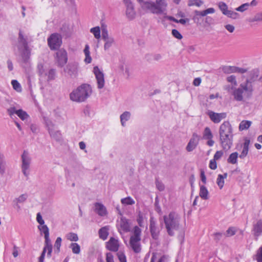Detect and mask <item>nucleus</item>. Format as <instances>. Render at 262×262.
Here are the masks:
<instances>
[{"label":"nucleus","instance_id":"obj_1","mask_svg":"<svg viewBox=\"0 0 262 262\" xmlns=\"http://www.w3.org/2000/svg\"><path fill=\"white\" fill-rule=\"evenodd\" d=\"M30 37L24 31L19 30L16 48L18 55L24 62H28L30 56V50L28 46Z\"/></svg>","mask_w":262,"mask_h":262},{"label":"nucleus","instance_id":"obj_2","mask_svg":"<svg viewBox=\"0 0 262 262\" xmlns=\"http://www.w3.org/2000/svg\"><path fill=\"white\" fill-rule=\"evenodd\" d=\"M164 223L167 234L171 236H174L176 232L182 228L181 217L174 212L163 216Z\"/></svg>","mask_w":262,"mask_h":262},{"label":"nucleus","instance_id":"obj_3","mask_svg":"<svg viewBox=\"0 0 262 262\" xmlns=\"http://www.w3.org/2000/svg\"><path fill=\"white\" fill-rule=\"evenodd\" d=\"M253 91V85L249 80H246L245 82L240 84L238 88L235 89L232 95L234 99L238 101H244L245 99H249Z\"/></svg>","mask_w":262,"mask_h":262},{"label":"nucleus","instance_id":"obj_4","mask_svg":"<svg viewBox=\"0 0 262 262\" xmlns=\"http://www.w3.org/2000/svg\"><path fill=\"white\" fill-rule=\"evenodd\" d=\"M92 93L90 85L82 84L74 90L70 94V99L77 102H82L86 100Z\"/></svg>","mask_w":262,"mask_h":262},{"label":"nucleus","instance_id":"obj_5","mask_svg":"<svg viewBox=\"0 0 262 262\" xmlns=\"http://www.w3.org/2000/svg\"><path fill=\"white\" fill-rule=\"evenodd\" d=\"M37 72L41 78H44L48 81L53 80L56 78V70L50 69L47 71L41 63L37 65Z\"/></svg>","mask_w":262,"mask_h":262},{"label":"nucleus","instance_id":"obj_6","mask_svg":"<svg viewBox=\"0 0 262 262\" xmlns=\"http://www.w3.org/2000/svg\"><path fill=\"white\" fill-rule=\"evenodd\" d=\"M55 63L58 67H63L68 61V54L63 49H60L56 52L55 56Z\"/></svg>","mask_w":262,"mask_h":262},{"label":"nucleus","instance_id":"obj_7","mask_svg":"<svg viewBox=\"0 0 262 262\" xmlns=\"http://www.w3.org/2000/svg\"><path fill=\"white\" fill-rule=\"evenodd\" d=\"M21 160L22 172L26 177H28L29 174L28 170L31 162V158L28 151H24L21 156Z\"/></svg>","mask_w":262,"mask_h":262},{"label":"nucleus","instance_id":"obj_8","mask_svg":"<svg viewBox=\"0 0 262 262\" xmlns=\"http://www.w3.org/2000/svg\"><path fill=\"white\" fill-rule=\"evenodd\" d=\"M48 43L51 50L58 49L62 43L61 36L57 33L52 34L48 39Z\"/></svg>","mask_w":262,"mask_h":262},{"label":"nucleus","instance_id":"obj_9","mask_svg":"<svg viewBox=\"0 0 262 262\" xmlns=\"http://www.w3.org/2000/svg\"><path fill=\"white\" fill-rule=\"evenodd\" d=\"M79 64L76 62L69 63L64 68V72L71 78H75L78 75Z\"/></svg>","mask_w":262,"mask_h":262},{"label":"nucleus","instance_id":"obj_10","mask_svg":"<svg viewBox=\"0 0 262 262\" xmlns=\"http://www.w3.org/2000/svg\"><path fill=\"white\" fill-rule=\"evenodd\" d=\"M93 72L97 80V88L99 89H102L105 84L104 74L102 71L97 67H94Z\"/></svg>","mask_w":262,"mask_h":262},{"label":"nucleus","instance_id":"obj_11","mask_svg":"<svg viewBox=\"0 0 262 262\" xmlns=\"http://www.w3.org/2000/svg\"><path fill=\"white\" fill-rule=\"evenodd\" d=\"M220 142L224 150H229L233 144V135L220 136Z\"/></svg>","mask_w":262,"mask_h":262},{"label":"nucleus","instance_id":"obj_12","mask_svg":"<svg viewBox=\"0 0 262 262\" xmlns=\"http://www.w3.org/2000/svg\"><path fill=\"white\" fill-rule=\"evenodd\" d=\"M230 135H233L232 126L228 121H225L220 126L219 136L223 137Z\"/></svg>","mask_w":262,"mask_h":262},{"label":"nucleus","instance_id":"obj_13","mask_svg":"<svg viewBox=\"0 0 262 262\" xmlns=\"http://www.w3.org/2000/svg\"><path fill=\"white\" fill-rule=\"evenodd\" d=\"M118 231L121 234L130 231V224L128 220L125 217H121L118 224Z\"/></svg>","mask_w":262,"mask_h":262},{"label":"nucleus","instance_id":"obj_14","mask_svg":"<svg viewBox=\"0 0 262 262\" xmlns=\"http://www.w3.org/2000/svg\"><path fill=\"white\" fill-rule=\"evenodd\" d=\"M200 140V137L195 133H193L192 136L189 142H188L187 146V151L190 152L194 150L197 146Z\"/></svg>","mask_w":262,"mask_h":262},{"label":"nucleus","instance_id":"obj_15","mask_svg":"<svg viewBox=\"0 0 262 262\" xmlns=\"http://www.w3.org/2000/svg\"><path fill=\"white\" fill-rule=\"evenodd\" d=\"M208 115L211 120L215 123H219L222 119L226 117V114L225 113H216L212 111H209Z\"/></svg>","mask_w":262,"mask_h":262},{"label":"nucleus","instance_id":"obj_16","mask_svg":"<svg viewBox=\"0 0 262 262\" xmlns=\"http://www.w3.org/2000/svg\"><path fill=\"white\" fill-rule=\"evenodd\" d=\"M213 137V136L210 128L206 127L203 132V139L208 140L207 144L209 146H212L214 143V141L212 140Z\"/></svg>","mask_w":262,"mask_h":262},{"label":"nucleus","instance_id":"obj_17","mask_svg":"<svg viewBox=\"0 0 262 262\" xmlns=\"http://www.w3.org/2000/svg\"><path fill=\"white\" fill-rule=\"evenodd\" d=\"M141 238H130V247L135 253H139L141 251Z\"/></svg>","mask_w":262,"mask_h":262},{"label":"nucleus","instance_id":"obj_18","mask_svg":"<svg viewBox=\"0 0 262 262\" xmlns=\"http://www.w3.org/2000/svg\"><path fill=\"white\" fill-rule=\"evenodd\" d=\"M155 5L157 14H160L166 10L167 3L165 0H156Z\"/></svg>","mask_w":262,"mask_h":262},{"label":"nucleus","instance_id":"obj_19","mask_svg":"<svg viewBox=\"0 0 262 262\" xmlns=\"http://www.w3.org/2000/svg\"><path fill=\"white\" fill-rule=\"evenodd\" d=\"M253 232L254 236L256 238L262 233V219L258 220L256 223L253 225Z\"/></svg>","mask_w":262,"mask_h":262},{"label":"nucleus","instance_id":"obj_20","mask_svg":"<svg viewBox=\"0 0 262 262\" xmlns=\"http://www.w3.org/2000/svg\"><path fill=\"white\" fill-rule=\"evenodd\" d=\"M95 212L100 216H103L106 215V207L101 203H96L94 205Z\"/></svg>","mask_w":262,"mask_h":262},{"label":"nucleus","instance_id":"obj_21","mask_svg":"<svg viewBox=\"0 0 262 262\" xmlns=\"http://www.w3.org/2000/svg\"><path fill=\"white\" fill-rule=\"evenodd\" d=\"M119 246L118 241L114 237H111L107 244V248L112 251H118Z\"/></svg>","mask_w":262,"mask_h":262},{"label":"nucleus","instance_id":"obj_22","mask_svg":"<svg viewBox=\"0 0 262 262\" xmlns=\"http://www.w3.org/2000/svg\"><path fill=\"white\" fill-rule=\"evenodd\" d=\"M141 7L143 9L147 10L152 13L157 14L155 3L154 2L146 1L142 4Z\"/></svg>","mask_w":262,"mask_h":262},{"label":"nucleus","instance_id":"obj_23","mask_svg":"<svg viewBox=\"0 0 262 262\" xmlns=\"http://www.w3.org/2000/svg\"><path fill=\"white\" fill-rule=\"evenodd\" d=\"M250 141L248 139H245V142L243 144V150H242L241 155H239L240 158L244 159V158H245L247 156V155L248 153L249 146L250 144Z\"/></svg>","mask_w":262,"mask_h":262},{"label":"nucleus","instance_id":"obj_24","mask_svg":"<svg viewBox=\"0 0 262 262\" xmlns=\"http://www.w3.org/2000/svg\"><path fill=\"white\" fill-rule=\"evenodd\" d=\"M126 15L128 19L132 20L136 16V12L134 10V5L126 7Z\"/></svg>","mask_w":262,"mask_h":262},{"label":"nucleus","instance_id":"obj_25","mask_svg":"<svg viewBox=\"0 0 262 262\" xmlns=\"http://www.w3.org/2000/svg\"><path fill=\"white\" fill-rule=\"evenodd\" d=\"M45 246L43 248L45 251H48V255L50 256L52 251V246L49 238V235H45Z\"/></svg>","mask_w":262,"mask_h":262},{"label":"nucleus","instance_id":"obj_26","mask_svg":"<svg viewBox=\"0 0 262 262\" xmlns=\"http://www.w3.org/2000/svg\"><path fill=\"white\" fill-rule=\"evenodd\" d=\"M131 116V114L129 112L125 111L120 115V122L122 126L126 125V122L128 121Z\"/></svg>","mask_w":262,"mask_h":262},{"label":"nucleus","instance_id":"obj_27","mask_svg":"<svg viewBox=\"0 0 262 262\" xmlns=\"http://www.w3.org/2000/svg\"><path fill=\"white\" fill-rule=\"evenodd\" d=\"M199 195L202 199L205 200L209 199V192L204 185H200Z\"/></svg>","mask_w":262,"mask_h":262},{"label":"nucleus","instance_id":"obj_28","mask_svg":"<svg viewBox=\"0 0 262 262\" xmlns=\"http://www.w3.org/2000/svg\"><path fill=\"white\" fill-rule=\"evenodd\" d=\"M50 136L56 141H60L61 139V134L59 130L56 129V128L49 131Z\"/></svg>","mask_w":262,"mask_h":262},{"label":"nucleus","instance_id":"obj_29","mask_svg":"<svg viewBox=\"0 0 262 262\" xmlns=\"http://www.w3.org/2000/svg\"><path fill=\"white\" fill-rule=\"evenodd\" d=\"M103 40L104 41V49L105 51L109 50L115 44V39L112 36L104 39Z\"/></svg>","mask_w":262,"mask_h":262},{"label":"nucleus","instance_id":"obj_30","mask_svg":"<svg viewBox=\"0 0 262 262\" xmlns=\"http://www.w3.org/2000/svg\"><path fill=\"white\" fill-rule=\"evenodd\" d=\"M108 227L105 226L101 228L99 231V235L100 238L105 240L107 238L108 235Z\"/></svg>","mask_w":262,"mask_h":262},{"label":"nucleus","instance_id":"obj_31","mask_svg":"<svg viewBox=\"0 0 262 262\" xmlns=\"http://www.w3.org/2000/svg\"><path fill=\"white\" fill-rule=\"evenodd\" d=\"M6 163L5 160L4 156L0 152V174H4L5 172Z\"/></svg>","mask_w":262,"mask_h":262},{"label":"nucleus","instance_id":"obj_32","mask_svg":"<svg viewBox=\"0 0 262 262\" xmlns=\"http://www.w3.org/2000/svg\"><path fill=\"white\" fill-rule=\"evenodd\" d=\"M252 124V122L248 120H243L241 122L239 125V130L242 131L243 130L248 129L251 125Z\"/></svg>","mask_w":262,"mask_h":262},{"label":"nucleus","instance_id":"obj_33","mask_svg":"<svg viewBox=\"0 0 262 262\" xmlns=\"http://www.w3.org/2000/svg\"><path fill=\"white\" fill-rule=\"evenodd\" d=\"M150 230L152 237L154 238H156L158 236V233L156 223L151 219L150 220Z\"/></svg>","mask_w":262,"mask_h":262},{"label":"nucleus","instance_id":"obj_34","mask_svg":"<svg viewBox=\"0 0 262 262\" xmlns=\"http://www.w3.org/2000/svg\"><path fill=\"white\" fill-rule=\"evenodd\" d=\"M90 32L94 35V36L96 39H99L100 38L101 31H100V28L99 27L97 26V27L92 28L90 29Z\"/></svg>","mask_w":262,"mask_h":262},{"label":"nucleus","instance_id":"obj_35","mask_svg":"<svg viewBox=\"0 0 262 262\" xmlns=\"http://www.w3.org/2000/svg\"><path fill=\"white\" fill-rule=\"evenodd\" d=\"M84 53L85 56L84 61L87 63H91L92 61V58L90 56V48L89 45H86L85 46V48L84 49Z\"/></svg>","mask_w":262,"mask_h":262},{"label":"nucleus","instance_id":"obj_36","mask_svg":"<svg viewBox=\"0 0 262 262\" xmlns=\"http://www.w3.org/2000/svg\"><path fill=\"white\" fill-rule=\"evenodd\" d=\"M28 198V194L24 193V194L20 195L18 197L15 198L13 201L19 203V204H23L26 201Z\"/></svg>","mask_w":262,"mask_h":262},{"label":"nucleus","instance_id":"obj_37","mask_svg":"<svg viewBox=\"0 0 262 262\" xmlns=\"http://www.w3.org/2000/svg\"><path fill=\"white\" fill-rule=\"evenodd\" d=\"M43 120L48 128V132L55 128L54 124L49 118L47 117H44Z\"/></svg>","mask_w":262,"mask_h":262},{"label":"nucleus","instance_id":"obj_38","mask_svg":"<svg viewBox=\"0 0 262 262\" xmlns=\"http://www.w3.org/2000/svg\"><path fill=\"white\" fill-rule=\"evenodd\" d=\"M133 235L130 238H141V230L138 226H135L133 230Z\"/></svg>","mask_w":262,"mask_h":262},{"label":"nucleus","instance_id":"obj_39","mask_svg":"<svg viewBox=\"0 0 262 262\" xmlns=\"http://www.w3.org/2000/svg\"><path fill=\"white\" fill-rule=\"evenodd\" d=\"M238 153L237 152H233L229 156L227 161L228 163L234 164L237 163Z\"/></svg>","mask_w":262,"mask_h":262},{"label":"nucleus","instance_id":"obj_40","mask_svg":"<svg viewBox=\"0 0 262 262\" xmlns=\"http://www.w3.org/2000/svg\"><path fill=\"white\" fill-rule=\"evenodd\" d=\"M16 115L22 120H25L29 118L28 114L21 109L17 111Z\"/></svg>","mask_w":262,"mask_h":262},{"label":"nucleus","instance_id":"obj_41","mask_svg":"<svg viewBox=\"0 0 262 262\" xmlns=\"http://www.w3.org/2000/svg\"><path fill=\"white\" fill-rule=\"evenodd\" d=\"M70 248H71L73 253L74 254H78L80 252V247L77 243H71Z\"/></svg>","mask_w":262,"mask_h":262},{"label":"nucleus","instance_id":"obj_42","mask_svg":"<svg viewBox=\"0 0 262 262\" xmlns=\"http://www.w3.org/2000/svg\"><path fill=\"white\" fill-rule=\"evenodd\" d=\"M121 202L124 205H132L135 203V201L130 196L122 199Z\"/></svg>","mask_w":262,"mask_h":262},{"label":"nucleus","instance_id":"obj_43","mask_svg":"<svg viewBox=\"0 0 262 262\" xmlns=\"http://www.w3.org/2000/svg\"><path fill=\"white\" fill-rule=\"evenodd\" d=\"M11 84L13 88L17 92H20L21 91V86L16 80H12L11 81Z\"/></svg>","mask_w":262,"mask_h":262},{"label":"nucleus","instance_id":"obj_44","mask_svg":"<svg viewBox=\"0 0 262 262\" xmlns=\"http://www.w3.org/2000/svg\"><path fill=\"white\" fill-rule=\"evenodd\" d=\"M258 77V71L257 70H253L250 72V75L249 79L247 80H249L250 81L252 82V81H255Z\"/></svg>","mask_w":262,"mask_h":262},{"label":"nucleus","instance_id":"obj_45","mask_svg":"<svg viewBox=\"0 0 262 262\" xmlns=\"http://www.w3.org/2000/svg\"><path fill=\"white\" fill-rule=\"evenodd\" d=\"M66 237L68 240L70 241L77 242L78 240L77 234L72 232L67 234Z\"/></svg>","mask_w":262,"mask_h":262},{"label":"nucleus","instance_id":"obj_46","mask_svg":"<svg viewBox=\"0 0 262 262\" xmlns=\"http://www.w3.org/2000/svg\"><path fill=\"white\" fill-rule=\"evenodd\" d=\"M206 15H207V14L205 10L202 11L196 10L194 11V15L193 17V20L195 21L196 20H199V16H205Z\"/></svg>","mask_w":262,"mask_h":262},{"label":"nucleus","instance_id":"obj_47","mask_svg":"<svg viewBox=\"0 0 262 262\" xmlns=\"http://www.w3.org/2000/svg\"><path fill=\"white\" fill-rule=\"evenodd\" d=\"M231 69L234 73H237L240 74L245 73L248 71L247 69L246 68H239L235 66H233Z\"/></svg>","mask_w":262,"mask_h":262},{"label":"nucleus","instance_id":"obj_48","mask_svg":"<svg viewBox=\"0 0 262 262\" xmlns=\"http://www.w3.org/2000/svg\"><path fill=\"white\" fill-rule=\"evenodd\" d=\"M236 232V230L234 227H231L229 228L225 233V236L229 237L234 235Z\"/></svg>","mask_w":262,"mask_h":262},{"label":"nucleus","instance_id":"obj_49","mask_svg":"<svg viewBox=\"0 0 262 262\" xmlns=\"http://www.w3.org/2000/svg\"><path fill=\"white\" fill-rule=\"evenodd\" d=\"M218 6L221 11L225 15L228 10L227 5L224 2H220Z\"/></svg>","mask_w":262,"mask_h":262},{"label":"nucleus","instance_id":"obj_50","mask_svg":"<svg viewBox=\"0 0 262 262\" xmlns=\"http://www.w3.org/2000/svg\"><path fill=\"white\" fill-rule=\"evenodd\" d=\"M225 15L233 19L237 18L239 15L237 13L229 10Z\"/></svg>","mask_w":262,"mask_h":262},{"label":"nucleus","instance_id":"obj_51","mask_svg":"<svg viewBox=\"0 0 262 262\" xmlns=\"http://www.w3.org/2000/svg\"><path fill=\"white\" fill-rule=\"evenodd\" d=\"M216 183L220 189H222L224 185V180L222 178V174H219L216 179Z\"/></svg>","mask_w":262,"mask_h":262},{"label":"nucleus","instance_id":"obj_52","mask_svg":"<svg viewBox=\"0 0 262 262\" xmlns=\"http://www.w3.org/2000/svg\"><path fill=\"white\" fill-rule=\"evenodd\" d=\"M227 81L232 84L233 86L237 85V81L236 80V77L234 75H230L227 77Z\"/></svg>","mask_w":262,"mask_h":262},{"label":"nucleus","instance_id":"obj_53","mask_svg":"<svg viewBox=\"0 0 262 262\" xmlns=\"http://www.w3.org/2000/svg\"><path fill=\"white\" fill-rule=\"evenodd\" d=\"M225 236V233L222 232H216L213 234L214 239L216 242L221 240Z\"/></svg>","mask_w":262,"mask_h":262},{"label":"nucleus","instance_id":"obj_54","mask_svg":"<svg viewBox=\"0 0 262 262\" xmlns=\"http://www.w3.org/2000/svg\"><path fill=\"white\" fill-rule=\"evenodd\" d=\"M250 4L249 3H245L239 7L236 8V10L239 12H244L245 10H247L248 7H249Z\"/></svg>","mask_w":262,"mask_h":262},{"label":"nucleus","instance_id":"obj_55","mask_svg":"<svg viewBox=\"0 0 262 262\" xmlns=\"http://www.w3.org/2000/svg\"><path fill=\"white\" fill-rule=\"evenodd\" d=\"M123 74L126 76L127 79H128L131 75V69L129 65L125 66V69L123 71Z\"/></svg>","mask_w":262,"mask_h":262},{"label":"nucleus","instance_id":"obj_56","mask_svg":"<svg viewBox=\"0 0 262 262\" xmlns=\"http://www.w3.org/2000/svg\"><path fill=\"white\" fill-rule=\"evenodd\" d=\"M39 229L44 233L45 236L49 235V231L48 227L44 224L41 226H38Z\"/></svg>","mask_w":262,"mask_h":262},{"label":"nucleus","instance_id":"obj_57","mask_svg":"<svg viewBox=\"0 0 262 262\" xmlns=\"http://www.w3.org/2000/svg\"><path fill=\"white\" fill-rule=\"evenodd\" d=\"M171 33L175 38L178 39H181L183 37L181 33L176 29L172 30Z\"/></svg>","mask_w":262,"mask_h":262},{"label":"nucleus","instance_id":"obj_58","mask_svg":"<svg viewBox=\"0 0 262 262\" xmlns=\"http://www.w3.org/2000/svg\"><path fill=\"white\" fill-rule=\"evenodd\" d=\"M62 239L61 237H58L57 238L55 243L54 244V247L57 249V252H59L60 250V247L61 246Z\"/></svg>","mask_w":262,"mask_h":262},{"label":"nucleus","instance_id":"obj_59","mask_svg":"<svg viewBox=\"0 0 262 262\" xmlns=\"http://www.w3.org/2000/svg\"><path fill=\"white\" fill-rule=\"evenodd\" d=\"M137 221L140 227L143 226V214L140 212L138 214Z\"/></svg>","mask_w":262,"mask_h":262},{"label":"nucleus","instance_id":"obj_60","mask_svg":"<svg viewBox=\"0 0 262 262\" xmlns=\"http://www.w3.org/2000/svg\"><path fill=\"white\" fill-rule=\"evenodd\" d=\"M203 4V2L200 0H193L192 1H189L188 5L189 6L192 5H195L196 6L200 7Z\"/></svg>","mask_w":262,"mask_h":262},{"label":"nucleus","instance_id":"obj_61","mask_svg":"<svg viewBox=\"0 0 262 262\" xmlns=\"http://www.w3.org/2000/svg\"><path fill=\"white\" fill-rule=\"evenodd\" d=\"M224 154V152L222 150L217 151L213 157V159L215 160H218L221 159V158L223 156Z\"/></svg>","mask_w":262,"mask_h":262},{"label":"nucleus","instance_id":"obj_62","mask_svg":"<svg viewBox=\"0 0 262 262\" xmlns=\"http://www.w3.org/2000/svg\"><path fill=\"white\" fill-rule=\"evenodd\" d=\"M15 107H10L7 109V112L10 117H12L14 114H16L17 111Z\"/></svg>","mask_w":262,"mask_h":262},{"label":"nucleus","instance_id":"obj_63","mask_svg":"<svg viewBox=\"0 0 262 262\" xmlns=\"http://www.w3.org/2000/svg\"><path fill=\"white\" fill-rule=\"evenodd\" d=\"M259 21H262V12L256 14L251 20L252 22Z\"/></svg>","mask_w":262,"mask_h":262},{"label":"nucleus","instance_id":"obj_64","mask_svg":"<svg viewBox=\"0 0 262 262\" xmlns=\"http://www.w3.org/2000/svg\"><path fill=\"white\" fill-rule=\"evenodd\" d=\"M156 185L157 188H158V189L159 190L163 191L164 189V188H165L164 185L162 182H161L159 181H156Z\"/></svg>","mask_w":262,"mask_h":262}]
</instances>
